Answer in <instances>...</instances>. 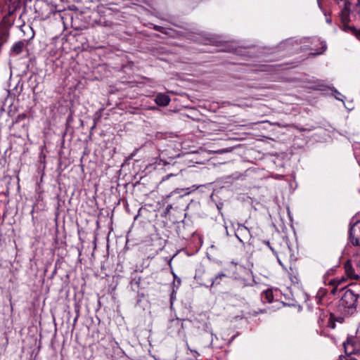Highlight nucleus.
Listing matches in <instances>:
<instances>
[{
    "mask_svg": "<svg viewBox=\"0 0 360 360\" xmlns=\"http://www.w3.org/2000/svg\"><path fill=\"white\" fill-rule=\"evenodd\" d=\"M339 8L341 29L360 40V0H335Z\"/></svg>",
    "mask_w": 360,
    "mask_h": 360,
    "instance_id": "nucleus-1",
    "label": "nucleus"
},
{
    "mask_svg": "<svg viewBox=\"0 0 360 360\" xmlns=\"http://www.w3.org/2000/svg\"><path fill=\"white\" fill-rule=\"evenodd\" d=\"M340 300L338 304V310L345 315H352L356 311L359 294L351 289L342 288L339 290Z\"/></svg>",
    "mask_w": 360,
    "mask_h": 360,
    "instance_id": "nucleus-2",
    "label": "nucleus"
},
{
    "mask_svg": "<svg viewBox=\"0 0 360 360\" xmlns=\"http://www.w3.org/2000/svg\"><path fill=\"white\" fill-rule=\"evenodd\" d=\"M348 241L353 246H360V220L350 221Z\"/></svg>",
    "mask_w": 360,
    "mask_h": 360,
    "instance_id": "nucleus-3",
    "label": "nucleus"
},
{
    "mask_svg": "<svg viewBox=\"0 0 360 360\" xmlns=\"http://www.w3.org/2000/svg\"><path fill=\"white\" fill-rule=\"evenodd\" d=\"M343 347L347 355L357 354L360 352V341L354 336H349L343 342Z\"/></svg>",
    "mask_w": 360,
    "mask_h": 360,
    "instance_id": "nucleus-4",
    "label": "nucleus"
},
{
    "mask_svg": "<svg viewBox=\"0 0 360 360\" xmlns=\"http://www.w3.org/2000/svg\"><path fill=\"white\" fill-rule=\"evenodd\" d=\"M235 235L240 242L244 243L250 238V231L245 226L239 224L235 231Z\"/></svg>",
    "mask_w": 360,
    "mask_h": 360,
    "instance_id": "nucleus-5",
    "label": "nucleus"
},
{
    "mask_svg": "<svg viewBox=\"0 0 360 360\" xmlns=\"http://www.w3.org/2000/svg\"><path fill=\"white\" fill-rule=\"evenodd\" d=\"M352 263V259L347 261L344 266L345 271L350 278L359 280L360 278V274L359 272L356 273V269Z\"/></svg>",
    "mask_w": 360,
    "mask_h": 360,
    "instance_id": "nucleus-6",
    "label": "nucleus"
},
{
    "mask_svg": "<svg viewBox=\"0 0 360 360\" xmlns=\"http://www.w3.org/2000/svg\"><path fill=\"white\" fill-rule=\"evenodd\" d=\"M106 11L108 12V15L105 16L101 15L98 19L95 20L94 22V25H96L98 26L102 27H111L112 25V22L110 18V15H112L111 11L108 8H106Z\"/></svg>",
    "mask_w": 360,
    "mask_h": 360,
    "instance_id": "nucleus-7",
    "label": "nucleus"
},
{
    "mask_svg": "<svg viewBox=\"0 0 360 360\" xmlns=\"http://www.w3.org/2000/svg\"><path fill=\"white\" fill-rule=\"evenodd\" d=\"M184 191V189H175L174 191H172L169 195H165L163 198V201L165 203H167L169 200L171 198H174V201H178L179 200H181L184 195L188 193V192L182 194L181 193Z\"/></svg>",
    "mask_w": 360,
    "mask_h": 360,
    "instance_id": "nucleus-8",
    "label": "nucleus"
},
{
    "mask_svg": "<svg viewBox=\"0 0 360 360\" xmlns=\"http://www.w3.org/2000/svg\"><path fill=\"white\" fill-rule=\"evenodd\" d=\"M25 44L24 41H18L15 42L11 47L10 50V54L12 56H18L20 55L23 49L25 48Z\"/></svg>",
    "mask_w": 360,
    "mask_h": 360,
    "instance_id": "nucleus-9",
    "label": "nucleus"
},
{
    "mask_svg": "<svg viewBox=\"0 0 360 360\" xmlns=\"http://www.w3.org/2000/svg\"><path fill=\"white\" fill-rule=\"evenodd\" d=\"M155 102L160 106H167L170 102V98L165 94H159L155 97Z\"/></svg>",
    "mask_w": 360,
    "mask_h": 360,
    "instance_id": "nucleus-10",
    "label": "nucleus"
},
{
    "mask_svg": "<svg viewBox=\"0 0 360 360\" xmlns=\"http://www.w3.org/2000/svg\"><path fill=\"white\" fill-rule=\"evenodd\" d=\"M228 277L229 276L226 274H224L223 272L218 274L217 275H216L214 278L212 279L211 284H210V287H212L214 285H219V284H221V281H223L224 278H226Z\"/></svg>",
    "mask_w": 360,
    "mask_h": 360,
    "instance_id": "nucleus-11",
    "label": "nucleus"
},
{
    "mask_svg": "<svg viewBox=\"0 0 360 360\" xmlns=\"http://www.w3.org/2000/svg\"><path fill=\"white\" fill-rule=\"evenodd\" d=\"M262 300L264 302H271L274 300L273 292L271 290L264 291L262 295Z\"/></svg>",
    "mask_w": 360,
    "mask_h": 360,
    "instance_id": "nucleus-12",
    "label": "nucleus"
},
{
    "mask_svg": "<svg viewBox=\"0 0 360 360\" xmlns=\"http://www.w3.org/2000/svg\"><path fill=\"white\" fill-rule=\"evenodd\" d=\"M266 245L271 248V250L274 252L275 255H281V254H284V255H288V253L290 255V256H291V254H290V248L289 246L286 244V246H285L283 248V250L282 251H276L274 250V248H272L271 245H270V243L269 241L266 242ZM278 257V256H277Z\"/></svg>",
    "mask_w": 360,
    "mask_h": 360,
    "instance_id": "nucleus-13",
    "label": "nucleus"
},
{
    "mask_svg": "<svg viewBox=\"0 0 360 360\" xmlns=\"http://www.w3.org/2000/svg\"><path fill=\"white\" fill-rule=\"evenodd\" d=\"M246 272H247V274L248 276V278H242V280H241L242 281V283L245 286L252 285V284L255 283L254 279H253L252 274L249 270H247Z\"/></svg>",
    "mask_w": 360,
    "mask_h": 360,
    "instance_id": "nucleus-14",
    "label": "nucleus"
},
{
    "mask_svg": "<svg viewBox=\"0 0 360 360\" xmlns=\"http://www.w3.org/2000/svg\"><path fill=\"white\" fill-rule=\"evenodd\" d=\"M9 32L7 29L0 30V44L4 45L8 39Z\"/></svg>",
    "mask_w": 360,
    "mask_h": 360,
    "instance_id": "nucleus-15",
    "label": "nucleus"
},
{
    "mask_svg": "<svg viewBox=\"0 0 360 360\" xmlns=\"http://www.w3.org/2000/svg\"><path fill=\"white\" fill-rule=\"evenodd\" d=\"M353 263L356 269V271L360 274V255L356 254L353 256L352 258Z\"/></svg>",
    "mask_w": 360,
    "mask_h": 360,
    "instance_id": "nucleus-16",
    "label": "nucleus"
},
{
    "mask_svg": "<svg viewBox=\"0 0 360 360\" xmlns=\"http://www.w3.org/2000/svg\"><path fill=\"white\" fill-rule=\"evenodd\" d=\"M327 290L326 288H320L316 294V300H317V303L319 304L321 301V299L326 295Z\"/></svg>",
    "mask_w": 360,
    "mask_h": 360,
    "instance_id": "nucleus-17",
    "label": "nucleus"
},
{
    "mask_svg": "<svg viewBox=\"0 0 360 360\" xmlns=\"http://www.w3.org/2000/svg\"><path fill=\"white\" fill-rule=\"evenodd\" d=\"M101 116H102V109H100L94 115V125L91 127V129H94L96 127V126L98 122L100 120Z\"/></svg>",
    "mask_w": 360,
    "mask_h": 360,
    "instance_id": "nucleus-18",
    "label": "nucleus"
},
{
    "mask_svg": "<svg viewBox=\"0 0 360 360\" xmlns=\"http://www.w3.org/2000/svg\"><path fill=\"white\" fill-rule=\"evenodd\" d=\"M323 14L326 17V21L328 24L329 25H331L332 24V17H331V13H328L327 11H323Z\"/></svg>",
    "mask_w": 360,
    "mask_h": 360,
    "instance_id": "nucleus-19",
    "label": "nucleus"
},
{
    "mask_svg": "<svg viewBox=\"0 0 360 360\" xmlns=\"http://www.w3.org/2000/svg\"><path fill=\"white\" fill-rule=\"evenodd\" d=\"M171 324L172 326H176L177 328H183V323H181L179 319H177L176 320H172L171 321Z\"/></svg>",
    "mask_w": 360,
    "mask_h": 360,
    "instance_id": "nucleus-20",
    "label": "nucleus"
},
{
    "mask_svg": "<svg viewBox=\"0 0 360 360\" xmlns=\"http://www.w3.org/2000/svg\"><path fill=\"white\" fill-rule=\"evenodd\" d=\"M321 50L317 51L315 53H311L312 55H320V54H322L326 50V48H327L326 44L323 43V42H321Z\"/></svg>",
    "mask_w": 360,
    "mask_h": 360,
    "instance_id": "nucleus-21",
    "label": "nucleus"
},
{
    "mask_svg": "<svg viewBox=\"0 0 360 360\" xmlns=\"http://www.w3.org/2000/svg\"><path fill=\"white\" fill-rule=\"evenodd\" d=\"M335 92V98L337 99V100H340V101H343V99L345 98V96H343L342 94H340L339 91H338L337 90H335L334 91Z\"/></svg>",
    "mask_w": 360,
    "mask_h": 360,
    "instance_id": "nucleus-22",
    "label": "nucleus"
},
{
    "mask_svg": "<svg viewBox=\"0 0 360 360\" xmlns=\"http://www.w3.org/2000/svg\"><path fill=\"white\" fill-rule=\"evenodd\" d=\"M153 29L155 31L160 32L161 33H163V34L166 33L165 31V29L163 27H161V26H159V25H154Z\"/></svg>",
    "mask_w": 360,
    "mask_h": 360,
    "instance_id": "nucleus-23",
    "label": "nucleus"
},
{
    "mask_svg": "<svg viewBox=\"0 0 360 360\" xmlns=\"http://www.w3.org/2000/svg\"><path fill=\"white\" fill-rule=\"evenodd\" d=\"M175 204V202H173V203H168L167 202V207H166V210L167 212H169L170 211L171 209H172L173 207V205Z\"/></svg>",
    "mask_w": 360,
    "mask_h": 360,
    "instance_id": "nucleus-24",
    "label": "nucleus"
},
{
    "mask_svg": "<svg viewBox=\"0 0 360 360\" xmlns=\"http://www.w3.org/2000/svg\"><path fill=\"white\" fill-rule=\"evenodd\" d=\"M175 175H176V174H172V173L169 174H167L165 176H164V177L162 178V181L167 180V179H169V178L170 176H175Z\"/></svg>",
    "mask_w": 360,
    "mask_h": 360,
    "instance_id": "nucleus-25",
    "label": "nucleus"
},
{
    "mask_svg": "<svg viewBox=\"0 0 360 360\" xmlns=\"http://www.w3.org/2000/svg\"><path fill=\"white\" fill-rule=\"evenodd\" d=\"M338 287H335L331 290L330 293L333 295H335L336 292H338Z\"/></svg>",
    "mask_w": 360,
    "mask_h": 360,
    "instance_id": "nucleus-26",
    "label": "nucleus"
},
{
    "mask_svg": "<svg viewBox=\"0 0 360 360\" xmlns=\"http://www.w3.org/2000/svg\"><path fill=\"white\" fill-rule=\"evenodd\" d=\"M25 114H21V115H19L18 116V120H23V119H25Z\"/></svg>",
    "mask_w": 360,
    "mask_h": 360,
    "instance_id": "nucleus-27",
    "label": "nucleus"
},
{
    "mask_svg": "<svg viewBox=\"0 0 360 360\" xmlns=\"http://www.w3.org/2000/svg\"><path fill=\"white\" fill-rule=\"evenodd\" d=\"M98 13H104L105 11H103V9H105V8L103 6H101V7H98Z\"/></svg>",
    "mask_w": 360,
    "mask_h": 360,
    "instance_id": "nucleus-28",
    "label": "nucleus"
},
{
    "mask_svg": "<svg viewBox=\"0 0 360 360\" xmlns=\"http://www.w3.org/2000/svg\"><path fill=\"white\" fill-rule=\"evenodd\" d=\"M78 317H79V310L77 311V315H76L75 318L74 319V324H75V323L77 322Z\"/></svg>",
    "mask_w": 360,
    "mask_h": 360,
    "instance_id": "nucleus-29",
    "label": "nucleus"
},
{
    "mask_svg": "<svg viewBox=\"0 0 360 360\" xmlns=\"http://www.w3.org/2000/svg\"><path fill=\"white\" fill-rule=\"evenodd\" d=\"M328 326L331 327L332 328H335V323L333 322H328Z\"/></svg>",
    "mask_w": 360,
    "mask_h": 360,
    "instance_id": "nucleus-30",
    "label": "nucleus"
},
{
    "mask_svg": "<svg viewBox=\"0 0 360 360\" xmlns=\"http://www.w3.org/2000/svg\"><path fill=\"white\" fill-rule=\"evenodd\" d=\"M191 352H193V350L191 349ZM193 352L196 353L197 354H198V353L197 352V351L194 350Z\"/></svg>",
    "mask_w": 360,
    "mask_h": 360,
    "instance_id": "nucleus-31",
    "label": "nucleus"
},
{
    "mask_svg": "<svg viewBox=\"0 0 360 360\" xmlns=\"http://www.w3.org/2000/svg\"><path fill=\"white\" fill-rule=\"evenodd\" d=\"M186 346H187V348L190 349V348H189V346H188V343H186Z\"/></svg>",
    "mask_w": 360,
    "mask_h": 360,
    "instance_id": "nucleus-32",
    "label": "nucleus"
}]
</instances>
